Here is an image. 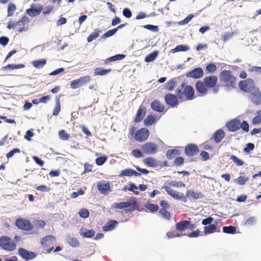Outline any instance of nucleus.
I'll return each mask as SVG.
<instances>
[{"label":"nucleus","mask_w":261,"mask_h":261,"mask_svg":"<svg viewBox=\"0 0 261 261\" xmlns=\"http://www.w3.org/2000/svg\"><path fill=\"white\" fill-rule=\"evenodd\" d=\"M194 16L193 14L189 15L184 19L180 21L179 22V24L181 25H184L188 23L194 17Z\"/></svg>","instance_id":"obj_59"},{"label":"nucleus","mask_w":261,"mask_h":261,"mask_svg":"<svg viewBox=\"0 0 261 261\" xmlns=\"http://www.w3.org/2000/svg\"><path fill=\"white\" fill-rule=\"evenodd\" d=\"M189 49V46L186 45H179L170 50L171 53H175L179 51H186Z\"/></svg>","instance_id":"obj_32"},{"label":"nucleus","mask_w":261,"mask_h":261,"mask_svg":"<svg viewBox=\"0 0 261 261\" xmlns=\"http://www.w3.org/2000/svg\"><path fill=\"white\" fill-rule=\"evenodd\" d=\"M80 216L83 218H87L89 216V212L86 208H82L79 213Z\"/></svg>","instance_id":"obj_53"},{"label":"nucleus","mask_w":261,"mask_h":261,"mask_svg":"<svg viewBox=\"0 0 261 261\" xmlns=\"http://www.w3.org/2000/svg\"><path fill=\"white\" fill-rule=\"evenodd\" d=\"M97 188L101 193L104 194H107L111 190L109 183L105 181L99 182L97 185Z\"/></svg>","instance_id":"obj_21"},{"label":"nucleus","mask_w":261,"mask_h":261,"mask_svg":"<svg viewBox=\"0 0 261 261\" xmlns=\"http://www.w3.org/2000/svg\"><path fill=\"white\" fill-rule=\"evenodd\" d=\"M182 234L177 233L175 231H171L167 233V236L168 238H173L175 237H180L182 236Z\"/></svg>","instance_id":"obj_57"},{"label":"nucleus","mask_w":261,"mask_h":261,"mask_svg":"<svg viewBox=\"0 0 261 261\" xmlns=\"http://www.w3.org/2000/svg\"><path fill=\"white\" fill-rule=\"evenodd\" d=\"M141 148L144 153L154 154L157 152L159 147L154 143L147 142L142 145Z\"/></svg>","instance_id":"obj_10"},{"label":"nucleus","mask_w":261,"mask_h":261,"mask_svg":"<svg viewBox=\"0 0 261 261\" xmlns=\"http://www.w3.org/2000/svg\"><path fill=\"white\" fill-rule=\"evenodd\" d=\"M125 57V55H124L118 54V55H115L114 56L111 57L107 59L105 61L104 64H107L112 62L121 60H122L123 59H124Z\"/></svg>","instance_id":"obj_28"},{"label":"nucleus","mask_w":261,"mask_h":261,"mask_svg":"<svg viewBox=\"0 0 261 261\" xmlns=\"http://www.w3.org/2000/svg\"><path fill=\"white\" fill-rule=\"evenodd\" d=\"M230 160H231L234 163L238 166H241L244 165L245 162L242 160L239 159L238 157L234 155H231L230 157Z\"/></svg>","instance_id":"obj_44"},{"label":"nucleus","mask_w":261,"mask_h":261,"mask_svg":"<svg viewBox=\"0 0 261 261\" xmlns=\"http://www.w3.org/2000/svg\"><path fill=\"white\" fill-rule=\"evenodd\" d=\"M144 164L148 166L155 167L158 165L157 161L153 158L148 157L144 160Z\"/></svg>","instance_id":"obj_31"},{"label":"nucleus","mask_w":261,"mask_h":261,"mask_svg":"<svg viewBox=\"0 0 261 261\" xmlns=\"http://www.w3.org/2000/svg\"><path fill=\"white\" fill-rule=\"evenodd\" d=\"M25 67V65L23 64H20L18 65L15 64H8L5 66L2 67V70H5L7 69L14 70L19 68H23Z\"/></svg>","instance_id":"obj_33"},{"label":"nucleus","mask_w":261,"mask_h":261,"mask_svg":"<svg viewBox=\"0 0 261 261\" xmlns=\"http://www.w3.org/2000/svg\"><path fill=\"white\" fill-rule=\"evenodd\" d=\"M166 103L171 107H177L179 104L178 97L174 94L168 93L165 96Z\"/></svg>","instance_id":"obj_13"},{"label":"nucleus","mask_w":261,"mask_h":261,"mask_svg":"<svg viewBox=\"0 0 261 261\" xmlns=\"http://www.w3.org/2000/svg\"><path fill=\"white\" fill-rule=\"evenodd\" d=\"M215 223L204 226L203 231L204 234H211L215 232H220V228L217 226L218 223L215 222Z\"/></svg>","instance_id":"obj_20"},{"label":"nucleus","mask_w":261,"mask_h":261,"mask_svg":"<svg viewBox=\"0 0 261 261\" xmlns=\"http://www.w3.org/2000/svg\"><path fill=\"white\" fill-rule=\"evenodd\" d=\"M226 126L229 132H236L240 128V120L238 119H232L228 122Z\"/></svg>","instance_id":"obj_16"},{"label":"nucleus","mask_w":261,"mask_h":261,"mask_svg":"<svg viewBox=\"0 0 261 261\" xmlns=\"http://www.w3.org/2000/svg\"><path fill=\"white\" fill-rule=\"evenodd\" d=\"M42 10V7L39 5L38 7H36V5L33 4L31 5V8L26 11V13L30 16L34 17L40 14Z\"/></svg>","instance_id":"obj_18"},{"label":"nucleus","mask_w":261,"mask_h":261,"mask_svg":"<svg viewBox=\"0 0 261 261\" xmlns=\"http://www.w3.org/2000/svg\"><path fill=\"white\" fill-rule=\"evenodd\" d=\"M255 222L256 218L254 216L250 217L245 221L244 225L245 226H251L253 225L255 223Z\"/></svg>","instance_id":"obj_52"},{"label":"nucleus","mask_w":261,"mask_h":261,"mask_svg":"<svg viewBox=\"0 0 261 261\" xmlns=\"http://www.w3.org/2000/svg\"><path fill=\"white\" fill-rule=\"evenodd\" d=\"M225 136L223 130L220 129L217 130L213 135V138L216 143H220Z\"/></svg>","instance_id":"obj_24"},{"label":"nucleus","mask_w":261,"mask_h":261,"mask_svg":"<svg viewBox=\"0 0 261 261\" xmlns=\"http://www.w3.org/2000/svg\"><path fill=\"white\" fill-rule=\"evenodd\" d=\"M61 110V106H60V100L59 97H57L56 98V105L53 111V115L54 116H57L58 115Z\"/></svg>","instance_id":"obj_37"},{"label":"nucleus","mask_w":261,"mask_h":261,"mask_svg":"<svg viewBox=\"0 0 261 261\" xmlns=\"http://www.w3.org/2000/svg\"><path fill=\"white\" fill-rule=\"evenodd\" d=\"M16 226L20 229L29 232L30 234H37V230H33L34 226L30 220L23 218L18 219L15 222Z\"/></svg>","instance_id":"obj_6"},{"label":"nucleus","mask_w":261,"mask_h":261,"mask_svg":"<svg viewBox=\"0 0 261 261\" xmlns=\"http://www.w3.org/2000/svg\"><path fill=\"white\" fill-rule=\"evenodd\" d=\"M240 128L245 132H249V125L246 121H243L242 123L240 122Z\"/></svg>","instance_id":"obj_54"},{"label":"nucleus","mask_w":261,"mask_h":261,"mask_svg":"<svg viewBox=\"0 0 261 261\" xmlns=\"http://www.w3.org/2000/svg\"><path fill=\"white\" fill-rule=\"evenodd\" d=\"M117 224L116 220H110L102 227V229L105 231L112 230Z\"/></svg>","instance_id":"obj_26"},{"label":"nucleus","mask_w":261,"mask_h":261,"mask_svg":"<svg viewBox=\"0 0 261 261\" xmlns=\"http://www.w3.org/2000/svg\"><path fill=\"white\" fill-rule=\"evenodd\" d=\"M152 109L156 112L160 113L163 112L164 110V105L158 100H153L150 105Z\"/></svg>","instance_id":"obj_23"},{"label":"nucleus","mask_w":261,"mask_h":261,"mask_svg":"<svg viewBox=\"0 0 261 261\" xmlns=\"http://www.w3.org/2000/svg\"><path fill=\"white\" fill-rule=\"evenodd\" d=\"M146 115V108L144 106H140L137 111V114L135 119L136 123L141 122L144 118Z\"/></svg>","instance_id":"obj_22"},{"label":"nucleus","mask_w":261,"mask_h":261,"mask_svg":"<svg viewBox=\"0 0 261 261\" xmlns=\"http://www.w3.org/2000/svg\"><path fill=\"white\" fill-rule=\"evenodd\" d=\"M200 236V231L198 229H197L195 230L192 231L189 234H188V236L190 238H195L198 237Z\"/></svg>","instance_id":"obj_63"},{"label":"nucleus","mask_w":261,"mask_h":261,"mask_svg":"<svg viewBox=\"0 0 261 261\" xmlns=\"http://www.w3.org/2000/svg\"><path fill=\"white\" fill-rule=\"evenodd\" d=\"M46 63L45 59L34 60L32 62V65L36 68H42Z\"/></svg>","instance_id":"obj_35"},{"label":"nucleus","mask_w":261,"mask_h":261,"mask_svg":"<svg viewBox=\"0 0 261 261\" xmlns=\"http://www.w3.org/2000/svg\"><path fill=\"white\" fill-rule=\"evenodd\" d=\"M66 241L72 247H77L80 246V243L76 238L68 236L66 238Z\"/></svg>","instance_id":"obj_30"},{"label":"nucleus","mask_w":261,"mask_h":261,"mask_svg":"<svg viewBox=\"0 0 261 261\" xmlns=\"http://www.w3.org/2000/svg\"><path fill=\"white\" fill-rule=\"evenodd\" d=\"M18 252L22 258L26 260L32 259L36 256L35 253L34 252L29 251L22 248H20L18 249Z\"/></svg>","instance_id":"obj_19"},{"label":"nucleus","mask_w":261,"mask_h":261,"mask_svg":"<svg viewBox=\"0 0 261 261\" xmlns=\"http://www.w3.org/2000/svg\"><path fill=\"white\" fill-rule=\"evenodd\" d=\"M100 31L98 30H95L87 38L88 42H92L93 40L96 39L99 35Z\"/></svg>","instance_id":"obj_43"},{"label":"nucleus","mask_w":261,"mask_h":261,"mask_svg":"<svg viewBox=\"0 0 261 261\" xmlns=\"http://www.w3.org/2000/svg\"><path fill=\"white\" fill-rule=\"evenodd\" d=\"M107 160V156H100L96 159V164L98 166L102 165Z\"/></svg>","instance_id":"obj_55"},{"label":"nucleus","mask_w":261,"mask_h":261,"mask_svg":"<svg viewBox=\"0 0 261 261\" xmlns=\"http://www.w3.org/2000/svg\"><path fill=\"white\" fill-rule=\"evenodd\" d=\"M59 136L60 138L64 141L68 140L70 137L69 135L64 129L59 131Z\"/></svg>","instance_id":"obj_48"},{"label":"nucleus","mask_w":261,"mask_h":261,"mask_svg":"<svg viewBox=\"0 0 261 261\" xmlns=\"http://www.w3.org/2000/svg\"><path fill=\"white\" fill-rule=\"evenodd\" d=\"M176 94L181 100H190L194 98V90L193 87L184 83L177 88Z\"/></svg>","instance_id":"obj_3"},{"label":"nucleus","mask_w":261,"mask_h":261,"mask_svg":"<svg viewBox=\"0 0 261 261\" xmlns=\"http://www.w3.org/2000/svg\"><path fill=\"white\" fill-rule=\"evenodd\" d=\"M217 69L216 65L213 63H210L206 66V72L207 73H213Z\"/></svg>","instance_id":"obj_46"},{"label":"nucleus","mask_w":261,"mask_h":261,"mask_svg":"<svg viewBox=\"0 0 261 261\" xmlns=\"http://www.w3.org/2000/svg\"><path fill=\"white\" fill-rule=\"evenodd\" d=\"M219 80L224 86L229 89L235 88L237 83L236 77L230 70H224L219 74Z\"/></svg>","instance_id":"obj_4"},{"label":"nucleus","mask_w":261,"mask_h":261,"mask_svg":"<svg viewBox=\"0 0 261 261\" xmlns=\"http://www.w3.org/2000/svg\"><path fill=\"white\" fill-rule=\"evenodd\" d=\"M198 146L194 144H190L185 147V154L188 156H193L199 152Z\"/></svg>","instance_id":"obj_17"},{"label":"nucleus","mask_w":261,"mask_h":261,"mask_svg":"<svg viewBox=\"0 0 261 261\" xmlns=\"http://www.w3.org/2000/svg\"><path fill=\"white\" fill-rule=\"evenodd\" d=\"M95 233L93 229L87 230L85 232H80L81 235L85 238H92L94 236Z\"/></svg>","instance_id":"obj_45"},{"label":"nucleus","mask_w":261,"mask_h":261,"mask_svg":"<svg viewBox=\"0 0 261 261\" xmlns=\"http://www.w3.org/2000/svg\"><path fill=\"white\" fill-rule=\"evenodd\" d=\"M159 213L162 216L163 218L167 220H170L171 218L170 213L167 211L166 209L161 208L159 211Z\"/></svg>","instance_id":"obj_50"},{"label":"nucleus","mask_w":261,"mask_h":261,"mask_svg":"<svg viewBox=\"0 0 261 261\" xmlns=\"http://www.w3.org/2000/svg\"><path fill=\"white\" fill-rule=\"evenodd\" d=\"M179 154L180 151L177 149H169L166 152V157L169 160H172Z\"/></svg>","instance_id":"obj_29"},{"label":"nucleus","mask_w":261,"mask_h":261,"mask_svg":"<svg viewBox=\"0 0 261 261\" xmlns=\"http://www.w3.org/2000/svg\"><path fill=\"white\" fill-rule=\"evenodd\" d=\"M116 29H115L109 30L103 35L102 37L104 38L110 37L114 35L116 33Z\"/></svg>","instance_id":"obj_56"},{"label":"nucleus","mask_w":261,"mask_h":261,"mask_svg":"<svg viewBox=\"0 0 261 261\" xmlns=\"http://www.w3.org/2000/svg\"><path fill=\"white\" fill-rule=\"evenodd\" d=\"M0 247L4 250L12 251L15 250L16 245L14 241L6 236L0 238Z\"/></svg>","instance_id":"obj_8"},{"label":"nucleus","mask_w":261,"mask_h":261,"mask_svg":"<svg viewBox=\"0 0 261 261\" xmlns=\"http://www.w3.org/2000/svg\"><path fill=\"white\" fill-rule=\"evenodd\" d=\"M16 10V7L15 5L13 3H10L8 6V14L7 16L10 17L12 16L15 10Z\"/></svg>","instance_id":"obj_42"},{"label":"nucleus","mask_w":261,"mask_h":261,"mask_svg":"<svg viewBox=\"0 0 261 261\" xmlns=\"http://www.w3.org/2000/svg\"><path fill=\"white\" fill-rule=\"evenodd\" d=\"M204 72L201 67H197L187 73L186 76L193 79H200L203 76Z\"/></svg>","instance_id":"obj_15"},{"label":"nucleus","mask_w":261,"mask_h":261,"mask_svg":"<svg viewBox=\"0 0 261 261\" xmlns=\"http://www.w3.org/2000/svg\"><path fill=\"white\" fill-rule=\"evenodd\" d=\"M254 148V145L252 143H249L247 144L246 147L244 148V151L246 153H249Z\"/></svg>","instance_id":"obj_58"},{"label":"nucleus","mask_w":261,"mask_h":261,"mask_svg":"<svg viewBox=\"0 0 261 261\" xmlns=\"http://www.w3.org/2000/svg\"><path fill=\"white\" fill-rule=\"evenodd\" d=\"M112 71L111 69H103L100 67H97L94 69V75L95 76L100 75L103 76L107 74Z\"/></svg>","instance_id":"obj_27"},{"label":"nucleus","mask_w":261,"mask_h":261,"mask_svg":"<svg viewBox=\"0 0 261 261\" xmlns=\"http://www.w3.org/2000/svg\"><path fill=\"white\" fill-rule=\"evenodd\" d=\"M149 135V130L146 128L143 127L136 132L135 138L136 141L142 142L146 141Z\"/></svg>","instance_id":"obj_12"},{"label":"nucleus","mask_w":261,"mask_h":261,"mask_svg":"<svg viewBox=\"0 0 261 261\" xmlns=\"http://www.w3.org/2000/svg\"><path fill=\"white\" fill-rule=\"evenodd\" d=\"M223 231L226 233L233 234L236 231V228L233 226H224L223 227Z\"/></svg>","instance_id":"obj_47"},{"label":"nucleus","mask_w":261,"mask_h":261,"mask_svg":"<svg viewBox=\"0 0 261 261\" xmlns=\"http://www.w3.org/2000/svg\"><path fill=\"white\" fill-rule=\"evenodd\" d=\"M137 204V201L135 199H130L129 201L115 203L113 204V207L116 209H125L126 213L132 212L135 211Z\"/></svg>","instance_id":"obj_7"},{"label":"nucleus","mask_w":261,"mask_h":261,"mask_svg":"<svg viewBox=\"0 0 261 261\" xmlns=\"http://www.w3.org/2000/svg\"><path fill=\"white\" fill-rule=\"evenodd\" d=\"M155 120L156 118L154 116L149 114L145 119L144 123L147 126L151 125L155 122Z\"/></svg>","instance_id":"obj_38"},{"label":"nucleus","mask_w":261,"mask_h":261,"mask_svg":"<svg viewBox=\"0 0 261 261\" xmlns=\"http://www.w3.org/2000/svg\"><path fill=\"white\" fill-rule=\"evenodd\" d=\"M175 84L176 82L174 80H170L166 84V88L169 91H171L174 89Z\"/></svg>","instance_id":"obj_51"},{"label":"nucleus","mask_w":261,"mask_h":261,"mask_svg":"<svg viewBox=\"0 0 261 261\" xmlns=\"http://www.w3.org/2000/svg\"><path fill=\"white\" fill-rule=\"evenodd\" d=\"M257 115L252 120V123L253 125H257L261 123V110L256 112Z\"/></svg>","instance_id":"obj_41"},{"label":"nucleus","mask_w":261,"mask_h":261,"mask_svg":"<svg viewBox=\"0 0 261 261\" xmlns=\"http://www.w3.org/2000/svg\"><path fill=\"white\" fill-rule=\"evenodd\" d=\"M189 221L188 220L180 221L177 223L175 225L176 229L180 231H183L188 229V225Z\"/></svg>","instance_id":"obj_25"},{"label":"nucleus","mask_w":261,"mask_h":261,"mask_svg":"<svg viewBox=\"0 0 261 261\" xmlns=\"http://www.w3.org/2000/svg\"><path fill=\"white\" fill-rule=\"evenodd\" d=\"M29 22V18L24 16L17 22L10 21L8 23L7 28L9 30L16 29L19 33H22L28 30V24Z\"/></svg>","instance_id":"obj_5"},{"label":"nucleus","mask_w":261,"mask_h":261,"mask_svg":"<svg viewBox=\"0 0 261 261\" xmlns=\"http://www.w3.org/2000/svg\"><path fill=\"white\" fill-rule=\"evenodd\" d=\"M250 93V98L251 101L256 105L261 103V92L258 88H256Z\"/></svg>","instance_id":"obj_14"},{"label":"nucleus","mask_w":261,"mask_h":261,"mask_svg":"<svg viewBox=\"0 0 261 261\" xmlns=\"http://www.w3.org/2000/svg\"><path fill=\"white\" fill-rule=\"evenodd\" d=\"M168 185H166V186L169 187L170 189V186L176 187V188H179V187H185V184L182 182L181 181H175V180H172L170 181L167 182Z\"/></svg>","instance_id":"obj_34"},{"label":"nucleus","mask_w":261,"mask_h":261,"mask_svg":"<svg viewBox=\"0 0 261 261\" xmlns=\"http://www.w3.org/2000/svg\"><path fill=\"white\" fill-rule=\"evenodd\" d=\"M238 85L242 91L247 93L251 92L257 88L255 86L254 81L250 78L240 81Z\"/></svg>","instance_id":"obj_9"},{"label":"nucleus","mask_w":261,"mask_h":261,"mask_svg":"<svg viewBox=\"0 0 261 261\" xmlns=\"http://www.w3.org/2000/svg\"><path fill=\"white\" fill-rule=\"evenodd\" d=\"M162 189H164L167 193L173 198L176 200H181L185 202H187V197L190 200H196L204 197V195L200 192H195L191 190H188L186 195H185L183 193L172 190L169 187L166 186H162Z\"/></svg>","instance_id":"obj_1"},{"label":"nucleus","mask_w":261,"mask_h":261,"mask_svg":"<svg viewBox=\"0 0 261 261\" xmlns=\"http://www.w3.org/2000/svg\"><path fill=\"white\" fill-rule=\"evenodd\" d=\"M132 155L136 158H139L143 156L142 152L139 149H134L131 152Z\"/></svg>","instance_id":"obj_60"},{"label":"nucleus","mask_w":261,"mask_h":261,"mask_svg":"<svg viewBox=\"0 0 261 261\" xmlns=\"http://www.w3.org/2000/svg\"><path fill=\"white\" fill-rule=\"evenodd\" d=\"M144 207L148 211L151 213H154L156 212L159 209V207L156 204L150 203H146L144 205Z\"/></svg>","instance_id":"obj_36"},{"label":"nucleus","mask_w":261,"mask_h":261,"mask_svg":"<svg viewBox=\"0 0 261 261\" xmlns=\"http://www.w3.org/2000/svg\"><path fill=\"white\" fill-rule=\"evenodd\" d=\"M143 28L153 32L158 31V27L151 24H146L143 26Z\"/></svg>","instance_id":"obj_62"},{"label":"nucleus","mask_w":261,"mask_h":261,"mask_svg":"<svg viewBox=\"0 0 261 261\" xmlns=\"http://www.w3.org/2000/svg\"><path fill=\"white\" fill-rule=\"evenodd\" d=\"M133 169L130 168L125 169L121 171V173L119 175V176H132Z\"/></svg>","instance_id":"obj_49"},{"label":"nucleus","mask_w":261,"mask_h":261,"mask_svg":"<svg viewBox=\"0 0 261 261\" xmlns=\"http://www.w3.org/2000/svg\"><path fill=\"white\" fill-rule=\"evenodd\" d=\"M91 80V77L89 75H85L80 78L72 81L70 83V86L73 89H75L80 87L86 84Z\"/></svg>","instance_id":"obj_11"},{"label":"nucleus","mask_w":261,"mask_h":261,"mask_svg":"<svg viewBox=\"0 0 261 261\" xmlns=\"http://www.w3.org/2000/svg\"><path fill=\"white\" fill-rule=\"evenodd\" d=\"M217 82L218 78L217 76H207L204 78L203 81H198L195 83L196 90L199 94V96H204L207 93V89L215 88Z\"/></svg>","instance_id":"obj_2"},{"label":"nucleus","mask_w":261,"mask_h":261,"mask_svg":"<svg viewBox=\"0 0 261 261\" xmlns=\"http://www.w3.org/2000/svg\"><path fill=\"white\" fill-rule=\"evenodd\" d=\"M214 219L213 218L211 217H209L208 218H206L205 219H204L202 221V224L203 225H205V226L207 225H210L212 224V222L213 221Z\"/></svg>","instance_id":"obj_61"},{"label":"nucleus","mask_w":261,"mask_h":261,"mask_svg":"<svg viewBox=\"0 0 261 261\" xmlns=\"http://www.w3.org/2000/svg\"><path fill=\"white\" fill-rule=\"evenodd\" d=\"M123 15L127 18H129L132 17V13L128 8H125L123 10Z\"/></svg>","instance_id":"obj_64"},{"label":"nucleus","mask_w":261,"mask_h":261,"mask_svg":"<svg viewBox=\"0 0 261 261\" xmlns=\"http://www.w3.org/2000/svg\"><path fill=\"white\" fill-rule=\"evenodd\" d=\"M158 52L154 51L152 53L149 54L145 58V61L146 62H150L154 61L158 56Z\"/></svg>","instance_id":"obj_40"},{"label":"nucleus","mask_w":261,"mask_h":261,"mask_svg":"<svg viewBox=\"0 0 261 261\" xmlns=\"http://www.w3.org/2000/svg\"><path fill=\"white\" fill-rule=\"evenodd\" d=\"M249 180V177L245 176H239L234 181L239 185H244Z\"/></svg>","instance_id":"obj_39"}]
</instances>
